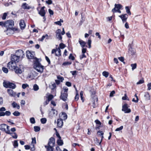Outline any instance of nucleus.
<instances>
[{"instance_id":"obj_45","label":"nucleus","mask_w":151,"mask_h":151,"mask_svg":"<svg viewBox=\"0 0 151 151\" xmlns=\"http://www.w3.org/2000/svg\"><path fill=\"white\" fill-rule=\"evenodd\" d=\"M134 96L136 97V99L135 100L134 98H133L132 99V101L135 103H137L139 99L136 94H135Z\"/></svg>"},{"instance_id":"obj_51","label":"nucleus","mask_w":151,"mask_h":151,"mask_svg":"<svg viewBox=\"0 0 151 151\" xmlns=\"http://www.w3.org/2000/svg\"><path fill=\"white\" fill-rule=\"evenodd\" d=\"M57 78L61 82H63L64 80V78L62 77H61L60 76H58Z\"/></svg>"},{"instance_id":"obj_17","label":"nucleus","mask_w":151,"mask_h":151,"mask_svg":"<svg viewBox=\"0 0 151 151\" xmlns=\"http://www.w3.org/2000/svg\"><path fill=\"white\" fill-rule=\"evenodd\" d=\"M119 17L121 19L123 22H126L128 17V15L127 14H122L119 15Z\"/></svg>"},{"instance_id":"obj_53","label":"nucleus","mask_w":151,"mask_h":151,"mask_svg":"<svg viewBox=\"0 0 151 151\" xmlns=\"http://www.w3.org/2000/svg\"><path fill=\"white\" fill-rule=\"evenodd\" d=\"M30 121L32 124H34L35 122V119L34 117H32L30 119Z\"/></svg>"},{"instance_id":"obj_54","label":"nucleus","mask_w":151,"mask_h":151,"mask_svg":"<svg viewBox=\"0 0 151 151\" xmlns=\"http://www.w3.org/2000/svg\"><path fill=\"white\" fill-rule=\"evenodd\" d=\"M144 82V80L143 78H142V79L139 80V81L137 83V84L138 85L142 84Z\"/></svg>"},{"instance_id":"obj_13","label":"nucleus","mask_w":151,"mask_h":151,"mask_svg":"<svg viewBox=\"0 0 151 151\" xmlns=\"http://www.w3.org/2000/svg\"><path fill=\"white\" fill-rule=\"evenodd\" d=\"M128 53L130 55H133L136 53L135 50H134L131 45H129Z\"/></svg>"},{"instance_id":"obj_20","label":"nucleus","mask_w":151,"mask_h":151,"mask_svg":"<svg viewBox=\"0 0 151 151\" xmlns=\"http://www.w3.org/2000/svg\"><path fill=\"white\" fill-rule=\"evenodd\" d=\"M21 6L24 9H29L31 8L30 6H29L26 3H23Z\"/></svg>"},{"instance_id":"obj_50","label":"nucleus","mask_w":151,"mask_h":151,"mask_svg":"<svg viewBox=\"0 0 151 151\" xmlns=\"http://www.w3.org/2000/svg\"><path fill=\"white\" fill-rule=\"evenodd\" d=\"M79 98V95L78 93V92L76 93V96L75 97L74 99L76 101H77L78 100Z\"/></svg>"},{"instance_id":"obj_64","label":"nucleus","mask_w":151,"mask_h":151,"mask_svg":"<svg viewBox=\"0 0 151 151\" xmlns=\"http://www.w3.org/2000/svg\"><path fill=\"white\" fill-rule=\"evenodd\" d=\"M147 86L148 87L147 90H150L151 89V83H148L147 84Z\"/></svg>"},{"instance_id":"obj_44","label":"nucleus","mask_w":151,"mask_h":151,"mask_svg":"<svg viewBox=\"0 0 151 151\" xmlns=\"http://www.w3.org/2000/svg\"><path fill=\"white\" fill-rule=\"evenodd\" d=\"M68 58L70 60H74L75 58L74 56H73V54L72 53H70L68 57Z\"/></svg>"},{"instance_id":"obj_49","label":"nucleus","mask_w":151,"mask_h":151,"mask_svg":"<svg viewBox=\"0 0 151 151\" xmlns=\"http://www.w3.org/2000/svg\"><path fill=\"white\" fill-rule=\"evenodd\" d=\"M131 66L132 67V70H133L136 68L137 65L136 63L132 64Z\"/></svg>"},{"instance_id":"obj_5","label":"nucleus","mask_w":151,"mask_h":151,"mask_svg":"<svg viewBox=\"0 0 151 151\" xmlns=\"http://www.w3.org/2000/svg\"><path fill=\"white\" fill-rule=\"evenodd\" d=\"M45 6H43L42 7L40 11L38 10V9L39 7H37V11H38V14L41 17H43V19H44V22H45L46 20V18L45 17V15L46 13V12L45 9Z\"/></svg>"},{"instance_id":"obj_39","label":"nucleus","mask_w":151,"mask_h":151,"mask_svg":"<svg viewBox=\"0 0 151 151\" xmlns=\"http://www.w3.org/2000/svg\"><path fill=\"white\" fill-rule=\"evenodd\" d=\"M103 75L106 78H107L109 75V73L108 72L104 71L102 73Z\"/></svg>"},{"instance_id":"obj_56","label":"nucleus","mask_w":151,"mask_h":151,"mask_svg":"<svg viewBox=\"0 0 151 151\" xmlns=\"http://www.w3.org/2000/svg\"><path fill=\"white\" fill-rule=\"evenodd\" d=\"M122 99L123 100H129V99L128 98V97H127V94L126 93L124 95V96L122 97Z\"/></svg>"},{"instance_id":"obj_57","label":"nucleus","mask_w":151,"mask_h":151,"mask_svg":"<svg viewBox=\"0 0 151 151\" xmlns=\"http://www.w3.org/2000/svg\"><path fill=\"white\" fill-rule=\"evenodd\" d=\"M11 30H12L13 31H18V29L17 28H16L15 27H12L9 29V31H10Z\"/></svg>"},{"instance_id":"obj_42","label":"nucleus","mask_w":151,"mask_h":151,"mask_svg":"<svg viewBox=\"0 0 151 151\" xmlns=\"http://www.w3.org/2000/svg\"><path fill=\"white\" fill-rule=\"evenodd\" d=\"M32 141L31 145H35L36 143V138L35 137L32 138Z\"/></svg>"},{"instance_id":"obj_14","label":"nucleus","mask_w":151,"mask_h":151,"mask_svg":"<svg viewBox=\"0 0 151 151\" xmlns=\"http://www.w3.org/2000/svg\"><path fill=\"white\" fill-rule=\"evenodd\" d=\"M122 6L121 4H115V7L112 9L111 11L113 13H114V12H115L116 10L120 9L122 8Z\"/></svg>"},{"instance_id":"obj_43","label":"nucleus","mask_w":151,"mask_h":151,"mask_svg":"<svg viewBox=\"0 0 151 151\" xmlns=\"http://www.w3.org/2000/svg\"><path fill=\"white\" fill-rule=\"evenodd\" d=\"M66 46L63 43H60L59 45V47L58 48H60V49H64Z\"/></svg>"},{"instance_id":"obj_31","label":"nucleus","mask_w":151,"mask_h":151,"mask_svg":"<svg viewBox=\"0 0 151 151\" xmlns=\"http://www.w3.org/2000/svg\"><path fill=\"white\" fill-rule=\"evenodd\" d=\"M14 70L15 73L17 74L21 73H22L21 70L19 68H18V67L17 68H16V69H14Z\"/></svg>"},{"instance_id":"obj_12","label":"nucleus","mask_w":151,"mask_h":151,"mask_svg":"<svg viewBox=\"0 0 151 151\" xmlns=\"http://www.w3.org/2000/svg\"><path fill=\"white\" fill-rule=\"evenodd\" d=\"M61 30L60 29H58L55 32V36L57 39L60 40L61 42H63L62 37L61 34Z\"/></svg>"},{"instance_id":"obj_46","label":"nucleus","mask_w":151,"mask_h":151,"mask_svg":"<svg viewBox=\"0 0 151 151\" xmlns=\"http://www.w3.org/2000/svg\"><path fill=\"white\" fill-rule=\"evenodd\" d=\"M39 89V86L36 84H35L33 86V89L35 91H37Z\"/></svg>"},{"instance_id":"obj_60","label":"nucleus","mask_w":151,"mask_h":151,"mask_svg":"<svg viewBox=\"0 0 151 151\" xmlns=\"http://www.w3.org/2000/svg\"><path fill=\"white\" fill-rule=\"evenodd\" d=\"M123 128V126H122L121 127H119L118 128H116L115 129V131H120L122 130V129Z\"/></svg>"},{"instance_id":"obj_7","label":"nucleus","mask_w":151,"mask_h":151,"mask_svg":"<svg viewBox=\"0 0 151 151\" xmlns=\"http://www.w3.org/2000/svg\"><path fill=\"white\" fill-rule=\"evenodd\" d=\"M129 106L127 103H125L122 106V111L124 112L125 113H130L131 111V109L129 108Z\"/></svg>"},{"instance_id":"obj_27","label":"nucleus","mask_w":151,"mask_h":151,"mask_svg":"<svg viewBox=\"0 0 151 151\" xmlns=\"http://www.w3.org/2000/svg\"><path fill=\"white\" fill-rule=\"evenodd\" d=\"M144 96L146 100H149L150 99V96L148 92H146L145 93Z\"/></svg>"},{"instance_id":"obj_55","label":"nucleus","mask_w":151,"mask_h":151,"mask_svg":"<svg viewBox=\"0 0 151 151\" xmlns=\"http://www.w3.org/2000/svg\"><path fill=\"white\" fill-rule=\"evenodd\" d=\"M2 70L5 73H7L8 72V70L7 68H6L3 67L2 68Z\"/></svg>"},{"instance_id":"obj_11","label":"nucleus","mask_w":151,"mask_h":151,"mask_svg":"<svg viewBox=\"0 0 151 151\" xmlns=\"http://www.w3.org/2000/svg\"><path fill=\"white\" fill-rule=\"evenodd\" d=\"M26 52V56L28 59L29 60L34 59L35 60V58H37L34 56L32 52L29 50H27Z\"/></svg>"},{"instance_id":"obj_19","label":"nucleus","mask_w":151,"mask_h":151,"mask_svg":"<svg viewBox=\"0 0 151 151\" xmlns=\"http://www.w3.org/2000/svg\"><path fill=\"white\" fill-rule=\"evenodd\" d=\"M19 25L20 28L22 29H24L25 28L26 25L24 22V20L22 19L20 20L19 23Z\"/></svg>"},{"instance_id":"obj_41","label":"nucleus","mask_w":151,"mask_h":151,"mask_svg":"<svg viewBox=\"0 0 151 151\" xmlns=\"http://www.w3.org/2000/svg\"><path fill=\"white\" fill-rule=\"evenodd\" d=\"M97 134L100 137L102 136V135H104V133L102 131H101V130H99L97 132Z\"/></svg>"},{"instance_id":"obj_52","label":"nucleus","mask_w":151,"mask_h":151,"mask_svg":"<svg viewBox=\"0 0 151 151\" xmlns=\"http://www.w3.org/2000/svg\"><path fill=\"white\" fill-rule=\"evenodd\" d=\"M53 98V96L52 94L49 95L47 98V100L50 101Z\"/></svg>"},{"instance_id":"obj_28","label":"nucleus","mask_w":151,"mask_h":151,"mask_svg":"<svg viewBox=\"0 0 151 151\" xmlns=\"http://www.w3.org/2000/svg\"><path fill=\"white\" fill-rule=\"evenodd\" d=\"M61 139H59L57 140V143L58 145L59 146H62L63 144V140H61Z\"/></svg>"},{"instance_id":"obj_30","label":"nucleus","mask_w":151,"mask_h":151,"mask_svg":"<svg viewBox=\"0 0 151 151\" xmlns=\"http://www.w3.org/2000/svg\"><path fill=\"white\" fill-rule=\"evenodd\" d=\"M48 35L47 34H46L45 35H43L41 38H39V40L42 41L45 39V38H46V39H48Z\"/></svg>"},{"instance_id":"obj_47","label":"nucleus","mask_w":151,"mask_h":151,"mask_svg":"<svg viewBox=\"0 0 151 151\" xmlns=\"http://www.w3.org/2000/svg\"><path fill=\"white\" fill-rule=\"evenodd\" d=\"M20 114V113L17 111H16L13 113V115L16 116H19Z\"/></svg>"},{"instance_id":"obj_32","label":"nucleus","mask_w":151,"mask_h":151,"mask_svg":"<svg viewBox=\"0 0 151 151\" xmlns=\"http://www.w3.org/2000/svg\"><path fill=\"white\" fill-rule=\"evenodd\" d=\"M9 126L6 125V128L7 129V130H6V131H5V132L7 134H13V133H12L10 132V130L9 129Z\"/></svg>"},{"instance_id":"obj_59","label":"nucleus","mask_w":151,"mask_h":151,"mask_svg":"<svg viewBox=\"0 0 151 151\" xmlns=\"http://www.w3.org/2000/svg\"><path fill=\"white\" fill-rule=\"evenodd\" d=\"M45 3L48 5H50L52 3V0H48L45 1Z\"/></svg>"},{"instance_id":"obj_9","label":"nucleus","mask_w":151,"mask_h":151,"mask_svg":"<svg viewBox=\"0 0 151 151\" xmlns=\"http://www.w3.org/2000/svg\"><path fill=\"white\" fill-rule=\"evenodd\" d=\"M55 53V56L60 57L61 56V50L60 48L56 49H53L52 50L51 53Z\"/></svg>"},{"instance_id":"obj_6","label":"nucleus","mask_w":151,"mask_h":151,"mask_svg":"<svg viewBox=\"0 0 151 151\" xmlns=\"http://www.w3.org/2000/svg\"><path fill=\"white\" fill-rule=\"evenodd\" d=\"M7 67L9 69L12 70L17 68L16 63L12 61L8 63Z\"/></svg>"},{"instance_id":"obj_8","label":"nucleus","mask_w":151,"mask_h":151,"mask_svg":"<svg viewBox=\"0 0 151 151\" xmlns=\"http://www.w3.org/2000/svg\"><path fill=\"white\" fill-rule=\"evenodd\" d=\"M15 54L20 58L21 60L24 57V52L22 49H20L16 50Z\"/></svg>"},{"instance_id":"obj_34","label":"nucleus","mask_w":151,"mask_h":151,"mask_svg":"<svg viewBox=\"0 0 151 151\" xmlns=\"http://www.w3.org/2000/svg\"><path fill=\"white\" fill-rule=\"evenodd\" d=\"M125 9L127 13L129 15H130L131 14L130 11V8L128 6L125 7Z\"/></svg>"},{"instance_id":"obj_1","label":"nucleus","mask_w":151,"mask_h":151,"mask_svg":"<svg viewBox=\"0 0 151 151\" xmlns=\"http://www.w3.org/2000/svg\"><path fill=\"white\" fill-rule=\"evenodd\" d=\"M34 68L38 72L42 73L43 72L45 68L44 66L42 65L37 58H35V60L34 61Z\"/></svg>"},{"instance_id":"obj_2","label":"nucleus","mask_w":151,"mask_h":151,"mask_svg":"<svg viewBox=\"0 0 151 151\" xmlns=\"http://www.w3.org/2000/svg\"><path fill=\"white\" fill-rule=\"evenodd\" d=\"M14 25V22L13 20L9 19L7 20L4 22H3L2 27H6V30L5 32H7V34L8 35V32H7L9 29L12 27H13Z\"/></svg>"},{"instance_id":"obj_35","label":"nucleus","mask_w":151,"mask_h":151,"mask_svg":"<svg viewBox=\"0 0 151 151\" xmlns=\"http://www.w3.org/2000/svg\"><path fill=\"white\" fill-rule=\"evenodd\" d=\"M91 37L89 38L87 42V44L88 45V48H90L91 47Z\"/></svg>"},{"instance_id":"obj_29","label":"nucleus","mask_w":151,"mask_h":151,"mask_svg":"<svg viewBox=\"0 0 151 151\" xmlns=\"http://www.w3.org/2000/svg\"><path fill=\"white\" fill-rule=\"evenodd\" d=\"M72 64L71 62H63L62 65V66L63 67L64 66L69 65Z\"/></svg>"},{"instance_id":"obj_48","label":"nucleus","mask_w":151,"mask_h":151,"mask_svg":"<svg viewBox=\"0 0 151 151\" xmlns=\"http://www.w3.org/2000/svg\"><path fill=\"white\" fill-rule=\"evenodd\" d=\"M41 123L42 124L45 123L47 122V119L45 118H42L40 119Z\"/></svg>"},{"instance_id":"obj_10","label":"nucleus","mask_w":151,"mask_h":151,"mask_svg":"<svg viewBox=\"0 0 151 151\" xmlns=\"http://www.w3.org/2000/svg\"><path fill=\"white\" fill-rule=\"evenodd\" d=\"M20 60L21 59L15 54H11V61L17 63L19 62Z\"/></svg>"},{"instance_id":"obj_62","label":"nucleus","mask_w":151,"mask_h":151,"mask_svg":"<svg viewBox=\"0 0 151 151\" xmlns=\"http://www.w3.org/2000/svg\"><path fill=\"white\" fill-rule=\"evenodd\" d=\"M5 115H6L7 116H9L11 114V113L9 111H6L5 112H4Z\"/></svg>"},{"instance_id":"obj_63","label":"nucleus","mask_w":151,"mask_h":151,"mask_svg":"<svg viewBox=\"0 0 151 151\" xmlns=\"http://www.w3.org/2000/svg\"><path fill=\"white\" fill-rule=\"evenodd\" d=\"M45 58L47 62H48V64H50L51 63L48 57L46 56H45Z\"/></svg>"},{"instance_id":"obj_18","label":"nucleus","mask_w":151,"mask_h":151,"mask_svg":"<svg viewBox=\"0 0 151 151\" xmlns=\"http://www.w3.org/2000/svg\"><path fill=\"white\" fill-rule=\"evenodd\" d=\"M63 125V119H57V126L61 128Z\"/></svg>"},{"instance_id":"obj_38","label":"nucleus","mask_w":151,"mask_h":151,"mask_svg":"<svg viewBox=\"0 0 151 151\" xmlns=\"http://www.w3.org/2000/svg\"><path fill=\"white\" fill-rule=\"evenodd\" d=\"M34 131L35 132H38L40 130V127L39 126H35L34 127Z\"/></svg>"},{"instance_id":"obj_25","label":"nucleus","mask_w":151,"mask_h":151,"mask_svg":"<svg viewBox=\"0 0 151 151\" xmlns=\"http://www.w3.org/2000/svg\"><path fill=\"white\" fill-rule=\"evenodd\" d=\"M78 42L80 44L82 47L83 48L85 46L86 47H87V46L85 45L86 44V42L83 41L82 40H81L80 39H79Z\"/></svg>"},{"instance_id":"obj_36","label":"nucleus","mask_w":151,"mask_h":151,"mask_svg":"<svg viewBox=\"0 0 151 151\" xmlns=\"http://www.w3.org/2000/svg\"><path fill=\"white\" fill-rule=\"evenodd\" d=\"M90 91L91 92V96H93V98H94V97H95V95L96 93V91H94V90L93 89V90H90Z\"/></svg>"},{"instance_id":"obj_3","label":"nucleus","mask_w":151,"mask_h":151,"mask_svg":"<svg viewBox=\"0 0 151 151\" xmlns=\"http://www.w3.org/2000/svg\"><path fill=\"white\" fill-rule=\"evenodd\" d=\"M68 89L67 87L64 86L61 92L60 98L64 101H66L68 99Z\"/></svg>"},{"instance_id":"obj_33","label":"nucleus","mask_w":151,"mask_h":151,"mask_svg":"<svg viewBox=\"0 0 151 151\" xmlns=\"http://www.w3.org/2000/svg\"><path fill=\"white\" fill-rule=\"evenodd\" d=\"M83 92L82 91H81L80 92V96L81 100L83 102L84 101V98L83 97Z\"/></svg>"},{"instance_id":"obj_16","label":"nucleus","mask_w":151,"mask_h":151,"mask_svg":"<svg viewBox=\"0 0 151 151\" xmlns=\"http://www.w3.org/2000/svg\"><path fill=\"white\" fill-rule=\"evenodd\" d=\"M7 91L9 95L12 97H14L16 95V92H14L12 90L8 89Z\"/></svg>"},{"instance_id":"obj_22","label":"nucleus","mask_w":151,"mask_h":151,"mask_svg":"<svg viewBox=\"0 0 151 151\" xmlns=\"http://www.w3.org/2000/svg\"><path fill=\"white\" fill-rule=\"evenodd\" d=\"M52 146L48 145H45V148L46 149L47 151H53L54 148Z\"/></svg>"},{"instance_id":"obj_61","label":"nucleus","mask_w":151,"mask_h":151,"mask_svg":"<svg viewBox=\"0 0 151 151\" xmlns=\"http://www.w3.org/2000/svg\"><path fill=\"white\" fill-rule=\"evenodd\" d=\"M95 122L96 124H99L100 125H101V122L98 119H96L95 121Z\"/></svg>"},{"instance_id":"obj_21","label":"nucleus","mask_w":151,"mask_h":151,"mask_svg":"<svg viewBox=\"0 0 151 151\" xmlns=\"http://www.w3.org/2000/svg\"><path fill=\"white\" fill-rule=\"evenodd\" d=\"M6 125L4 124H0V130L2 131L5 132L6 131Z\"/></svg>"},{"instance_id":"obj_37","label":"nucleus","mask_w":151,"mask_h":151,"mask_svg":"<svg viewBox=\"0 0 151 151\" xmlns=\"http://www.w3.org/2000/svg\"><path fill=\"white\" fill-rule=\"evenodd\" d=\"M8 14V13L6 12L4 13L3 14V15L1 17L3 20H4L6 19Z\"/></svg>"},{"instance_id":"obj_24","label":"nucleus","mask_w":151,"mask_h":151,"mask_svg":"<svg viewBox=\"0 0 151 151\" xmlns=\"http://www.w3.org/2000/svg\"><path fill=\"white\" fill-rule=\"evenodd\" d=\"M50 113L52 116H57L58 114V111L54 109H52L50 112Z\"/></svg>"},{"instance_id":"obj_4","label":"nucleus","mask_w":151,"mask_h":151,"mask_svg":"<svg viewBox=\"0 0 151 151\" xmlns=\"http://www.w3.org/2000/svg\"><path fill=\"white\" fill-rule=\"evenodd\" d=\"M3 85L6 88H9L14 89L16 87V84L9 81L6 82L4 81L3 83Z\"/></svg>"},{"instance_id":"obj_15","label":"nucleus","mask_w":151,"mask_h":151,"mask_svg":"<svg viewBox=\"0 0 151 151\" xmlns=\"http://www.w3.org/2000/svg\"><path fill=\"white\" fill-rule=\"evenodd\" d=\"M55 138L54 137H51L49 139L47 145L54 147L55 145Z\"/></svg>"},{"instance_id":"obj_23","label":"nucleus","mask_w":151,"mask_h":151,"mask_svg":"<svg viewBox=\"0 0 151 151\" xmlns=\"http://www.w3.org/2000/svg\"><path fill=\"white\" fill-rule=\"evenodd\" d=\"M61 119L65 120L67 118V115L64 112H62L60 116Z\"/></svg>"},{"instance_id":"obj_26","label":"nucleus","mask_w":151,"mask_h":151,"mask_svg":"<svg viewBox=\"0 0 151 151\" xmlns=\"http://www.w3.org/2000/svg\"><path fill=\"white\" fill-rule=\"evenodd\" d=\"M12 106L14 108H17L18 109H19L20 106L18 104L14 101H13L12 104Z\"/></svg>"},{"instance_id":"obj_40","label":"nucleus","mask_w":151,"mask_h":151,"mask_svg":"<svg viewBox=\"0 0 151 151\" xmlns=\"http://www.w3.org/2000/svg\"><path fill=\"white\" fill-rule=\"evenodd\" d=\"M13 145L14 148H16L18 146V144L17 140H15L14 142Z\"/></svg>"},{"instance_id":"obj_58","label":"nucleus","mask_w":151,"mask_h":151,"mask_svg":"<svg viewBox=\"0 0 151 151\" xmlns=\"http://www.w3.org/2000/svg\"><path fill=\"white\" fill-rule=\"evenodd\" d=\"M80 58L81 60H82L83 58H86V55H85V54L82 53L81 55H80Z\"/></svg>"}]
</instances>
